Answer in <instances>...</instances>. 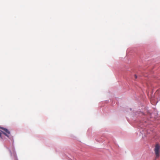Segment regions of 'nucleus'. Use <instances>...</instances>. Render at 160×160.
I'll list each match as a JSON object with an SVG mask.
<instances>
[{
	"mask_svg": "<svg viewBox=\"0 0 160 160\" xmlns=\"http://www.w3.org/2000/svg\"><path fill=\"white\" fill-rule=\"evenodd\" d=\"M160 149V146L159 144H157L155 146L154 149L155 153L157 158H158L159 156V150Z\"/></svg>",
	"mask_w": 160,
	"mask_h": 160,
	"instance_id": "f257e3e1",
	"label": "nucleus"
},
{
	"mask_svg": "<svg viewBox=\"0 0 160 160\" xmlns=\"http://www.w3.org/2000/svg\"><path fill=\"white\" fill-rule=\"evenodd\" d=\"M0 128L3 130L4 132L1 131L3 134L8 137H9L8 135L10 134V132L7 129L0 127Z\"/></svg>",
	"mask_w": 160,
	"mask_h": 160,
	"instance_id": "f03ea898",
	"label": "nucleus"
},
{
	"mask_svg": "<svg viewBox=\"0 0 160 160\" xmlns=\"http://www.w3.org/2000/svg\"><path fill=\"white\" fill-rule=\"evenodd\" d=\"M9 151L11 155H13L14 156H15V152L14 148L13 147L11 148V149L9 150Z\"/></svg>",
	"mask_w": 160,
	"mask_h": 160,
	"instance_id": "7ed1b4c3",
	"label": "nucleus"
},
{
	"mask_svg": "<svg viewBox=\"0 0 160 160\" xmlns=\"http://www.w3.org/2000/svg\"><path fill=\"white\" fill-rule=\"evenodd\" d=\"M0 138H2V133L0 132Z\"/></svg>",
	"mask_w": 160,
	"mask_h": 160,
	"instance_id": "20e7f679",
	"label": "nucleus"
},
{
	"mask_svg": "<svg viewBox=\"0 0 160 160\" xmlns=\"http://www.w3.org/2000/svg\"><path fill=\"white\" fill-rule=\"evenodd\" d=\"M135 78H137V76H136V75H135Z\"/></svg>",
	"mask_w": 160,
	"mask_h": 160,
	"instance_id": "39448f33",
	"label": "nucleus"
}]
</instances>
